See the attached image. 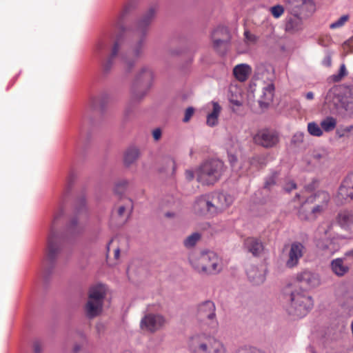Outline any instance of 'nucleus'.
I'll list each match as a JSON object with an SVG mask.
<instances>
[{
  "mask_svg": "<svg viewBox=\"0 0 353 353\" xmlns=\"http://www.w3.org/2000/svg\"><path fill=\"white\" fill-rule=\"evenodd\" d=\"M345 256H353V248L351 250L345 253Z\"/></svg>",
  "mask_w": 353,
  "mask_h": 353,
  "instance_id": "nucleus-62",
  "label": "nucleus"
},
{
  "mask_svg": "<svg viewBox=\"0 0 353 353\" xmlns=\"http://www.w3.org/2000/svg\"><path fill=\"white\" fill-rule=\"evenodd\" d=\"M297 279L299 281L303 282L312 288L317 287L321 284L319 275L307 270H305L298 274Z\"/></svg>",
  "mask_w": 353,
  "mask_h": 353,
  "instance_id": "nucleus-24",
  "label": "nucleus"
},
{
  "mask_svg": "<svg viewBox=\"0 0 353 353\" xmlns=\"http://www.w3.org/2000/svg\"><path fill=\"white\" fill-rule=\"evenodd\" d=\"M108 39L101 38L100 39L95 46V52L97 54L101 55L107 50L108 46Z\"/></svg>",
  "mask_w": 353,
  "mask_h": 353,
  "instance_id": "nucleus-37",
  "label": "nucleus"
},
{
  "mask_svg": "<svg viewBox=\"0 0 353 353\" xmlns=\"http://www.w3.org/2000/svg\"><path fill=\"white\" fill-rule=\"evenodd\" d=\"M198 319L204 320H216V306L213 301H205L200 303L197 307Z\"/></svg>",
  "mask_w": 353,
  "mask_h": 353,
  "instance_id": "nucleus-19",
  "label": "nucleus"
},
{
  "mask_svg": "<svg viewBox=\"0 0 353 353\" xmlns=\"http://www.w3.org/2000/svg\"><path fill=\"white\" fill-rule=\"evenodd\" d=\"M200 234L199 233H193L188 236L183 242L185 247L192 248L196 245L197 241L200 239Z\"/></svg>",
  "mask_w": 353,
  "mask_h": 353,
  "instance_id": "nucleus-39",
  "label": "nucleus"
},
{
  "mask_svg": "<svg viewBox=\"0 0 353 353\" xmlns=\"http://www.w3.org/2000/svg\"><path fill=\"white\" fill-rule=\"evenodd\" d=\"M154 76L152 70L149 66H143L137 72L134 84L137 86L150 88L152 85Z\"/></svg>",
  "mask_w": 353,
  "mask_h": 353,
  "instance_id": "nucleus-16",
  "label": "nucleus"
},
{
  "mask_svg": "<svg viewBox=\"0 0 353 353\" xmlns=\"http://www.w3.org/2000/svg\"><path fill=\"white\" fill-rule=\"evenodd\" d=\"M325 103L344 117H353V90H329Z\"/></svg>",
  "mask_w": 353,
  "mask_h": 353,
  "instance_id": "nucleus-3",
  "label": "nucleus"
},
{
  "mask_svg": "<svg viewBox=\"0 0 353 353\" xmlns=\"http://www.w3.org/2000/svg\"><path fill=\"white\" fill-rule=\"evenodd\" d=\"M246 272L250 281L255 285L261 284L265 281L263 272L255 266H250L247 268Z\"/></svg>",
  "mask_w": 353,
  "mask_h": 353,
  "instance_id": "nucleus-31",
  "label": "nucleus"
},
{
  "mask_svg": "<svg viewBox=\"0 0 353 353\" xmlns=\"http://www.w3.org/2000/svg\"><path fill=\"white\" fill-rule=\"evenodd\" d=\"M305 247L299 241L291 243L288 252V259L285 262L286 267L293 268L298 265L299 260L303 256L305 252Z\"/></svg>",
  "mask_w": 353,
  "mask_h": 353,
  "instance_id": "nucleus-12",
  "label": "nucleus"
},
{
  "mask_svg": "<svg viewBox=\"0 0 353 353\" xmlns=\"http://www.w3.org/2000/svg\"><path fill=\"white\" fill-rule=\"evenodd\" d=\"M228 159L232 167H234L235 163L237 161V158L235 155L228 153Z\"/></svg>",
  "mask_w": 353,
  "mask_h": 353,
  "instance_id": "nucleus-53",
  "label": "nucleus"
},
{
  "mask_svg": "<svg viewBox=\"0 0 353 353\" xmlns=\"http://www.w3.org/2000/svg\"><path fill=\"white\" fill-rule=\"evenodd\" d=\"M210 204L209 196H201L195 201L194 208L199 213L209 212L210 214Z\"/></svg>",
  "mask_w": 353,
  "mask_h": 353,
  "instance_id": "nucleus-32",
  "label": "nucleus"
},
{
  "mask_svg": "<svg viewBox=\"0 0 353 353\" xmlns=\"http://www.w3.org/2000/svg\"><path fill=\"white\" fill-rule=\"evenodd\" d=\"M330 199V194L327 192L320 191L307 197L304 203L327 208Z\"/></svg>",
  "mask_w": 353,
  "mask_h": 353,
  "instance_id": "nucleus-23",
  "label": "nucleus"
},
{
  "mask_svg": "<svg viewBox=\"0 0 353 353\" xmlns=\"http://www.w3.org/2000/svg\"><path fill=\"white\" fill-rule=\"evenodd\" d=\"M244 36L246 41L250 43H254L257 40V37L254 34L250 33L248 30H245L244 32Z\"/></svg>",
  "mask_w": 353,
  "mask_h": 353,
  "instance_id": "nucleus-47",
  "label": "nucleus"
},
{
  "mask_svg": "<svg viewBox=\"0 0 353 353\" xmlns=\"http://www.w3.org/2000/svg\"><path fill=\"white\" fill-rule=\"evenodd\" d=\"M306 98L309 100H311L314 98V94L312 92H309L306 94Z\"/></svg>",
  "mask_w": 353,
  "mask_h": 353,
  "instance_id": "nucleus-61",
  "label": "nucleus"
},
{
  "mask_svg": "<svg viewBox=\"0 0 353 353\" xmlns=\"http://www.w3.org/2000/svg\"><path fill=\"white\" fill-rule=\"evenodd\" d=\"M33 348L35 353H40L41 350L40 343L38 341L34 342L33 344Z\"/></svg>",
  "mask_w": 353,
  "mask_h": 353,
  "instance_id": "nucleus-56",
  "label": "nucleus"
},
{
  "mask_svg": "<svg viewBox=\"0 0 353 353\" xmlns=\"http://www.w3.org/2000/svg\"><path fill=\"white\" fill-rule=\"evenodd\" d=\"M337 199L341 202L353 199V173L348 174L342 181L338 191Z\"/></svg>",
  "mask_w": 353,
  "mask_h": 353,
  "instance_id": "nucleus-15",
  "label": "nucleus"
},
{
  "mask_svg": "<svg viewBox=\"0 0 353 353\" xmlns=\"http://www.w3.org/2000/svg\"><path fill=\"white\" fill-rule=\"evenodd\" d=\"M152 137L155 141H159L161 137V130L159 128H156L152 131Z\"/></svg>",
  "mask_w": 353,
  "mask_h": 353,
  "instance_id": "nucleus-51",
  "label": "nucleus"
},
{
  "mask_svg": "<svg viewBox=\"0 0 353 353\" xmlns=\"http://www.w3.org/2000/svg\"><path fill=\"white\" fill-rule=\"evenodd\" d=\"M73 179V174H71L68 178V183L70 184Z\"/></svg>",
  "mask_w": 353,
  "mask_h": 353,
  "instance_id": "nucleus-63",
  "label": "nucleus"
},
{
  "mask_svg": "<svg viewBox=\"0 0 353 353\" xmlns=\"http://www.w3.org/2000/svg\"><path fill=\"white\" fill-rule=\"evenodd\" d=\"M106 290L105 285L102 284H98L90 288L88 301L85 306V314L88 318L93 319L99 316L102 312Z\"/></svg>",
  "mask_w": 353,
  "mask_h": 353,
  "instance_id": "nucleus-9",
  "label": "nucleus"
},
{
  "mask_svg": "<svg viewBox=\"0 0 353 353\" xmlns=\"http://www.w3.org/2000/svg\"><path fill=\"white\" fill-rule=\"evenodd\" d=\"M326 208L315 206L307 203H303L298 212V216L301 220L314 221L321 215Z\"/></svg>",
  "mask_w": 353,
  "mask_h": 353,
  "instance_id": "nucleus-17",
  "label": "nucleus"
},
{
  "mask_svg": "<svg viewBox=\"0 0 353 353\" xmlns=\"http://www.w3.org/2000/svg\"><path fill=\"white\" fill-rule=\"evenodd\" d=\"M120 256V250L119 248H117L114 251V257L116 260H118L119 259Z\"/></svg>",
  "mask_w": 353,
  "mask_h": 353,
  "instance_id": "nucleus-60",
  "label": "nucleus"
},
{
  "mask_svg": "<svg viewBox=\"0 0 353 353\" xmlns=\"http://www.w3.org/2000/svg\"><path fill=\"white\" fill-rule=\"evenodd\" d=\"M336 119L332 117H327L325 119L321 121V127L322 130L325 132H331L336 126Z\"/></svg>",
  "mask_w": 353,
  "mask_h": 353,
  "instance_id": "nucleus-34",
  "label": "nucleus"
},
{
  "mask_svg": "<svg viewBox=\"0 0 353 353\" xmlns=\"http://www.w3.org/2000/svg\"><path fill=\"white\" fill-rule=\"evenodd\" d=\"M293 12L298 14H306L314 10V4L312 0H284Z\"/></svg>",
  "mask_w": 353,
  "mask_h": 353,
  "instance_id": "nucleus-18",
  "label": "nucleus"
},
{
  "mask_svg": "<svg viewBox=\"0 0 353 353\" xmlns=\"http://www.w3.org/2000/svg\"><path fill=\"white\" fill-rule=\"evenodd\" d=\"M259 157H253L250 160V164L251 165H254L255 163H256L258 161H259Z\"/></svg>",
  "mask_w": 353,
  "mask_h": 353,
  "instance_id": "nucleus-59",
  "label": "nucleus"
},
{
  "mask_svg": "<svg viewBox=\"0 0 353 353\" xmlns=\"http://www.w3.org/2000/svg\"><path fill=\"white\" fill-rule=\"evenodd\" d=\"M139 150L136 148H130L125 153L124 163L126 165H130L135 162L139 157Z\"/></svg>",
  "mask_w": 353,
  "mask_h": 353,
  "instance_id": "nucleus-33",
  "label": "nucleus"
},
{
  "mask_svg": "<svg viewBox=\"0 0 353 353\" xmlns=\"http://www.w3.org/2000/svg\"><path fill=\"white\" fill-rule=\"evenodd\" d=\"M236 353H258L256 350L250 348L239 349Z\"/></svg>",
  "mask_w": 353,
  "mask_h": 353,
  "instance_id": "nucleus-55",
  "label": "nucleus"
},
{
  "mask_svg": "<svg viewBox=\"0 0 353 353\" xmlns=\"http://www.w3.org/2000/svg\"><path fill=\"white\" fill-rule=\"evenodd\" d=\"M189 261L193 268L200 273L215 274L222 269L221 258L212 251L193 253Z\"/></svg>",
  "mask_w": 353,
  "mask_h": 353,
  "instance_id": "nucleus-4",
  "label": "nucleus"
},
{
  "mask_svg": "<svg viewBox=\"0 0 353 353\" xmlns=\"http://www.w3.org/2000/svg\"><path fill=\"white\" fill-rule=\"evenodd\" d=\"M132 8L131 2L127 3L121 12L111 21V32L117 34V38L112 47L110 54L101 63L103 73L107 74L112 68L114 59L118 54L121 46V33L125 30L124 21L126 16Z\"/></svg>",
  "mask_w": 353,
  "mask_h": 353,
  "instance_id": "nucleus-1",
  "label": "nucleus"
},
{
  "mask_svg": "<svg viewBox=\"0 0 353 353\" xmlns=\"http://www.w3.org/2000/svg\"><path fill=\"white\" fill-rule=\"evenodd\" d=\"M188 347L192 353H226V347L222 341L206 334L192 336Z\"/></svg>",
  "mask_w": 353,
  "mask_h": 353,
  "instance_id": "nucleus-6",
  "label": "nucleus"
},
{
  "mask_svg": "<svg viewBox=\"0 0 353 353\" xmlns=\"http://www.w3.org/2000/svg\"><path fill=\"white\" fill-rule=\"evenodd\" d=\"M330 268L332 272L339 277H342L350 271V266L345 263V259L337 258L331 261Z\"/></svg>",
  "mask_w": 353,
  "mask_h": 353,
  "instance_id": "nucleus-26",
  "label": "nucleus"
},
{
  "mask_svg": "<svg viewBox=\"0 0 353 353\" xmlns=\"http://www.w3.org/2000/svg\"><path fill=\"white\" fill-rule=\"evenodd\" d=\"M228 97L230 103L232 104V111L236 112L239 108L243 105L245 99V94L243 90H232Z\"/></svg>",
  "mask_w": 353,
  "mask_h": 353,
  "instance_id": "nucleus-27",
  "label": "nucleus"
},
{
  "mask_svg": "<svg viewBox=\"0 0 353 353\" xmlns=\"http://www.w3.org/2000/svg\"><path fill=\"white\" fill-rule=\"evenodd\" d=\"M224 172V164L218 159L205 161L196 169V181L202 185H212Z\"/></svg>",
  "mask_w": 353,
  "mask_h": 353,
  "instance_id": "nucleus-5",
  "label": "nucleus"
},
{
  "mask_svg": "<svg viewBox=\"0 0 353 353\" xmlns=\"http://www.w3.org/2000/svg\"><path fill=\"white\" fill-rule=\"evenodd\" d=\"M259 99L257 101L262 110L268 108L271 104L274 97V90H257Z\"/></svg>",
  "mask_w": 353,
  "mask_h": 353,
  "instance_id": "nucleus-30",
  "label": "nucleus"
},
{
  "mask_svg": "<svg viewBox=\"0 0 353 353\" xmlns=\"http://www.w3.org/2000/svg\"><path fill=\"white\" fill-rule=\"evenodd\" d=\"M336 221L342 228L350 229L353 225V211L350 210L340 211L336 216Z\"/></svg>",
  "mask_w": 353,
  "mask_h": 353,
  "instance_id": "nucleus-28",
  "label": "nucleus"
},
{
  "mask_svg": "<svg viewBox=\"0 0 353 353\" xmlns=\"http://www.w3.org/2000/svg\"><path fill=\"white\" fill-rule=\"evenodd\" d=\"M194 113V109L192 107L188 108L185 111L184 118L183 121L185 123L188 122Z\"/></svg>",
  "mask_w": 353,
  "mask_h": 353,
  "instance_id": "nucleus-46",
  "label": "nucleus"
},
{
  "mask_svg": "<svg viewBox=\"0 0 353 353\" xmlns=\"http://www.w3.org/2000/svg\"><path fill=\"white\" fill-rule=\"evenodd\" d=\"M312 306V297L305 291L299 289L291 292L287 311L289 314L301 318L305 316Z\"/></svg>",
  "mask_w": 353,
  "mask_h": 353,
  "instance_id": "nucleus-8",
  "label": "nucleus"
},
{
  "mask_svg": "<svg viewBox=\"0 0 353 353\" xmlns=\"http://www.w3.org/2000/svg\"><path fill=\"white\" fill-rule=\"evenodd\" d=\"M307 131L311 135L315 137H321L323 134L321 127L315 122H310L307 124Z\"/></svg>",
  "mask_w": 353,
  "mask_h": 353,
  "instance_id": "nucleus-38",
  "label": "nucleus"
},
{
  "mask_svg": "<svg viewBox=\"0 0 353 353\" xmlns=\"http://www.w3.org/2000/svg\"><path fill=\"white\" fill-rule=\"evenodd\" d=\"M253 139L255 143L264 148H272L279 142L278 134L268 130L259 131Z\"/></svg>",
  "mask_w": 353,
  "mask_h": 353,
  "instance_id": "nucleus-14",
  "label": "nucleus"
},
{
  "mask_svg": "<svg viewBox=\"0 0 353 353\" xmlns=\"http://www.w3.org/2000/svg\"><path fill=\"white\" fill-rule=\"evenodd\" d=\"M155 13L156 8H150L143 17L139 20L137 24L136 32L140 33L141 34V37L132 47L130 54L129 56L122 57L123 67L126 72L132 71L138 59L143 54L145 41L143 35L145 34L147 28L154 17Z\"/></svg>",
  "mask_w": 353,
  "mask_h": 353,
  "instance_id": "nucleus-2",
  "label": "nucleus"
},
{
  "mask_svg": "<svg viewBox=\"0 0 353 353\" xmlns=\"http://www.w3.org/2000/svg\"><path fill=\"white\" fill-rule=\"evenodd\" d=\"M80 350V347L78 346V345H76L74 347V351L75 352H78L79 350Z\"/></svg>",
  "mask_w": 353,
  "mask_h": 353,
  "instance_id": "nucleus-64",
  "label": "nucleus"
},
{
  "mask_svg": "<svg viewBox=\"0 0 353 353\" xmlns=\"http://www.w3.org/2000/svg\"><path fill=\"white\" fill-rule=\"evenodd\" d=\"M233 202L232 198L223 193H215L210 199V214H216L226 210Z\"/></svg>",
  "mask_w": 353,
  "mask_h": 353,
  "instance_id": "nucleus-11",
  "label": "nucleus"
},
{
  "mask_svg": "<svg viewBox=\"0 0 353 353\" xmlns=\"http://www.w3.org/2000/svg\"><path fill=\"white\" fill-rule=\"evenodd\" d=\"M63 215V209L59 207L54 212L48 237L46 261L51 264L54 263L62 248V236L57 232V226Z\"/></svg>",
  "mask_w": 353,
  "mask_h": 353,
  "instance_id": "nucleus-7",
  "label": "nucleus"
},
{
  "mask_svg": "<svg viewBox=\"0 0 353 353\" xmlns=\"http://www.w3.org/2000/svg\"><path fill=\"white\" fill-rule=\"evenodd\" d=\"M300 26L301 19L294 13V16L287 21L285 30L287 31L294 32L298 30L300 28Z\"/></svg>",
  "mask_w": 353,
  "mask_h": 353,
  "instance_id": "nucleus-35",
  "label": "nucleus"
},
{
  "mask_svg": "<svg viewBox=\"0 0 353 353\" xmlns=\"http://www.w3.org/2000/svg\"><path fill=\"white\" fill-rule=\"evenodd\" d=\"M205 108L209 110L206 116V124L210 127L217 125L222 110L221 106L216 101H211L206 105Z\"/></svg>",
  "mask_w": 353,
  "mask_h": 353,
  "instance_id": "nucleus-21",
  "label": "nucleus"
},
{
  "mask_svg": "<svg viewBox=\"0 0 353 353\" xmlns=\"http://www.w3.org/2000/svg\"><path fill=\"white\" fill-rule=\"evenodd\" d=\"M132 210V203L130 199H126L125 205L119 207L117 213L119 216H124L125 214L130 213Z\"/></svg>",
  "mask_w": 353,
  "mask_h": 353,
  "instance_id": "nucleus-40",
  "label": "nucleus"
},
{
  "mask_svg": "<svg viewBox=\"0 0 353 353\" xmlns=\"http://www.w3.org/2000/svg\"><path fill=\"white\" fill-rule=\"evenodd\" d=\"M126 185L127 182L125 181L119 183L115 188V192L117 193H121V191L119 190V188H121L122 189H123L126 187Z\"/></svg>",
  "mask_w": 353,
  "mask_h": 353,
  "instance_id": "nucleus-54",
  "label": "nucleus"
},
{
  "mask_svg": "<svg viewBox=\"0 0 353 353\" xmlns=\"http://www.w3.org/2000/svg\"><path fill=\"white\" fill-rule=\"evenodd\" d=\"M270 12L274 18H279L284 13V8L282 6L276 5L270 8Z\"/></svg>",
  "mask_w": 353,
  "mask_h": 353,
  "instance_id": "nucleus-44",
  "label": "nucleus"
},
{
  "mask_svg": "<svg viewBox=\"0 0 353 353\" xmlns=\"http://www.w3.org/2000/svg\"><path fill=\"white\" fill-rule=\"evenodd\" d=\"M332 63V58L330 55L327 56L323 60V64L327 67L330 66Z\"/></svg>",
  "mask_w": 353,
  "mask_h": 353,
  "instance_id": "nucleus-58",
  "label": "nucleus"
},
{
  "mask_svg": "<svg viewBox=\"0 0 353 353\" xmlns=\"http://www.w3.org/2000/svg\"><path fill=\"white\" fill-rule=\"evenodd\" d=\"M196 175V172H193L192 170H185V179L188 180V181H192L193 180V179L194 178V176Z\"/></svg>",
  "mask_w": 353,
  "mask_h": 353,
  "instance_id": "nucleus-50",
  "label": "nucleus"
},
{
  "mask_svg": "<svg viewBox=\"0 0 353 353\" xmlns=\"http://www.w3.org/2000/svg\"><path fill=\"white\" fill-rule=\"evenodd\" d=\"M275 184V179L274 176L270 177L265 183L264 188L270 189V187Z\"/></svg>",
  "mask_w": 353,
  "mask_h": 353,
  "instance_id": "nucleus-52",
  "label": "nucleus"
},
{
  "mask_svg": "<svg viewBox=\"0 0 353 353\" xmlns=\"http://www.w3.org/2000/svg\"><path fill=\"white\" fill-rule=\"evenodd\" d=\"M84 205H85L84 200L81 201V206L79 209L77 210V215H81V213L84 211Z\"/></svg>",
  "mask_w": 353,
  "mask_h": 353,
  "instance_id": "nucleus-57",
  "label": "nucleus"
},
{
  "mask_svg": "<svg viewBox=\"0 0 353 353\" xmlns=\"http://www.w3.org/2000/svg\"><path fill=\"white\" fill-rule=\"evenodd\" d=\"M346 75H347L346 67H345V64H342L340 66L338 73L332 75L330 77V79L333 82H339Z\"/></svg>",
  "mask_w": 353,
  "mask_h": 353,
  "instance_id": "nucleus-42",
  "label": "nucleus"
},
{
  "mask_svg": "<svg viewBox=\"0 0 353 353\" xmlns=\"http://www.w3.org/2000/svg\"><path fill=\"white\" fill-rule=\"evenodd\" d=\"M304 134L303 132H296L292 137V142L294 143H302L303 141Z\"/></svg>",
  "mask_w": 353,
  "mask_h": 353,
  "instance_id": "nucleus-48",
  "label": "nucleus"
},
{
  "mask_svg": "<svg viewBox=\"0 0 353 353\" xmlns=\"http://www.w3.org/2000/svg\"><path fill=\"white\" fill-rule=\"evenodd\" d=\"M296 188V185L294 181H290V182L286 183L284 187V190L288 192H290V191H292V190H294Z\"/></svg>",
  "mask_w": 353,
  "mask_h": 353,
  "instance_id": "nucleus-49",
  "label": "nucleus"
},
{
  "mask_svg": "<svg viewBox=\"0 0 353 353\" xmlns=\"http://www.w3.org/2000/svg\"><path fill=\"white\" fill-rule=\"evenodd\" d=\"M212 38L214 50L221 54H225L230 42V34L228 28H217L212 32Z\"/></svg>",
  "mask_w": 353,
  "mask_h": 353,
  "instance_id": "nucleus-10",
  "label": "nucleus"
},
{
  "mask_svg": "<svg viewBox=\"0 0 353 353\" xmlns=\"http://www.w3.org/2000/svg\"><path fill=\"white\" fill-rule=\"evenodd\" d=\"M349 20L348 15H343L336 21L332 23L330 25V28L331 29H337L340 28L345 25V23Z\"/></svg>",
  "mask_w": 353,
  "mask_h": 353,
  "instance_id": "nucleus-43",
  "label": "nucleus"
},
{
  "mask_svg": "<svg viewBox=\"0 0 353 353\" xmlns=\"http://www.w3.org/2000/svg\"><path fill=\"white\" fill-rule=\"evenodd\" d=\"M252 72L251 66L246 63L238 64L233 69V74L235 79L241 82L245 81Z\"/></svg>",
  "mask_w": 353,
  "mask_h": 353,
  "instance_id": "nucleus-29",
  "label": "nucleus"
},
{
  "mask_svg": "<svg viewBox=\"0 0 353 353\" xmlns=\"http://www.w3.org/2000/svg\"><path fill=\"white\" fill-rule=\"evenodd\" d=\"M253 78L254 80H261L265 84L262 88H274L272 71L267 69L263 64L256 65Z\"/></svg>",
  "mask_w": 353,
  "mask_h": 353,
  "instance_id": "nucleus-20",
  "label": "nucleus"
},
{
  "mask_svg": "<svg viewBox=\"0 0 353 353\" xmlns=\"http://www.w3.org/2000/svg\"><path fill=\"white\" fill-rule=\"evenodd\" d=\"M244 246L253 256H259L263 251V243L257 238L248 237L244 241Z\"/></svg>",
  "mask_w": 353,
  "mask_h": 353,
  "instance_id": "nucleus-25",
  "label": "nucleus"
},
{
  "mask_svg": "<svg viewBox=\"0 0 353 353\" xmlns=\"http://www.w3.org/2000/svg\"><path fill=\"white\" fill-rule=\"evenodd\" d=\"M165 323L164 317L159 314H149L145 315L141 321V327L150 332L161 329Z\"/></svg>",
  "mask_w": 353,
  "mask_h": 353,
  "instance_id": "nucleus-13",
  "label": "nucleus"
},
{
  "mask_svg": "<svg viewBox=\"0 0 353 353\" xmlns=\"http://www.w3.org/2000/svg\"><path fill=\"white\" fill-rule=\"evenodd\" d=\"M353 130V125H350L344 128H341L337 130L336 134L339 137H343L347 135L348 133H350Z\"/></svg>",
  "mask_w": 353,
  "mask_h": 353,
  "instance_id": "nucleus-45",
  "label": "nucleus"
},
{
  "mask_svg": "<svg viewBox=\"0 0 353 353\" xmlns=\"http://www.w3.org/2000/svg\"><path fill=\"white\" fill-rule=\"evenodd\" d=\"M312 158L317 163H324L327 161L328 154L325 150H315L312 154Z\"/></svg>",
  "mask_w": 353,
  "mask_h": 353,
  "instance_id": "nucleus-36",
  "label": "nucleus"
},
{
  "mask_svg": "<svg viewBox=\"0 0 353 353\" xmlns=\"http://www.w3.org/2000/svg\"><path fill=\"white\" fill-rule=\"evenodd\" d=\"M316 247L327 256L334 254L339 249L335 239H319L316 241Z\"/></svg>",
  "mask_w": 353,
  "mask_h": 353,
  "instance_id": "nucleus-22",
  "label": "nucleus"
},
{
  "mask_svg": "<svg viewBox=\"0 0 353 353\" xmlns=\"http://www.w3.org/2000/svg\"><path fill=\"white\" fill-rule=\"evenodd\" d=\"M84 226L79 223L77 218H73L70 220L68 228L72 232L79 233L83 230Z\"/></svg>",
  "mask_w": 353,
  "mask_h": 353,
  "instance_id": "nucleus-41",
  "label": "nucleus"
}]
</instances>
